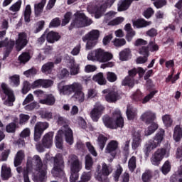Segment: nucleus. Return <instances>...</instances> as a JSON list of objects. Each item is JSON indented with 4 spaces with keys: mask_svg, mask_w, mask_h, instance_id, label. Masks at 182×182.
<instances>
[{
    "mask_svg": "<svg viewBox=\"0 0 182 182\" xmlns=\"http://www.w3.org/2000/svg\"><path fill=\"white\" fill-rule=\"evenodd\" d=\"M64 134L66 143L72 146V144H73V131L69 128L65 130Z\"/></svg>",
    "mask_w": 182,
    "mask_h": 182,
    "instance_id": "72a5a7b5",
    "label": "nucleus"
},
{
    "mask_svg": "<svg viewBox=\"0 0 182 182\" xmlns=\"http://www.w3.org/2000/svg\"><path fill=\"white\" fill-rule=\"evenodd\" d=\"M78 85L80 86V88L74 90V95H73L72 98L75 99L76 102H78L79 103H83L85 102V93H83V91L82 90L83 87H82V84L78 82Z\"/></svg>",
    "mask_w": 182,
    "mask_h": 182,
    "instance_id": "aec40b11",
    "label": "nucleus"
},
{
    "mask_svg": "<svg viewBox=\"0 0 182 182\" xmlns=\"http://www.w3.org/2000/svg\"><path fill=\"white\" fill-rule=\"evenodd\" d=\"M29 60H31V54L28 52L22 53L18 56V61L21 65H25V63H27Z\"/></svg>",
    "mask_w": 182,
    "mask_h": 182,
    "instance_id": "ea45409f",
    "label": "nucleus"
},
{
    "mask_svg": "<svg viewBox=\"0 0 182 182\" xmlns=\"http://www.w3.org/2000/svg\"><path fill=\"white\" fill-rule=\"evenodd\" d=\"M162 120L166 127H171V125L173 124V119H171V117H170V115L166 114L163 116Z\"/></svg>",
    "mask_w": 182,
    "mask_h": 182,
    "instance_id": "5fc2aeb1",
    "label": "nucleus"
},
{
    "mask_svg": "<svg viewBox=\"0 0 182 182\" xmlns=\"http://www.w3.org/2000/svg\"><path fill=\"white\" fill-rule=\"evenodd\" d=\"M46 35V40L48 43H55V42H58V41L60 39V35H59V33L55 31H50Z\"/></svg>",
    "mask_w": 182,
    "mask_h": 182,
    "instance_id": "b1692460",
    "label": "nucleus"
},
{
    "mask_svg": "<svg viewBox=\"0 0 182 182\" xmlns=\"http://www.w3.org/2000/svg\"><path fill=\"white\" fill-rule=\"evenodd\" d=\"M107 142V137L100 134L97 137V144L100 150H103V149H105V146H106Z\"/></svg>",
    "mask_w": 182,
    "mask_h": 182,
    "instance_id": "a19ab883",
    "label": "nucleus"
},
{
    "mask_svg": "<svg viewBox=\"0 0 182 182\" xmlns=\"http://www.w3.org/2000/svg\"><path fill=\"white\" fill-rule=\"evenodd\" d=\"M149 124L148 129L145 131V136H151V134H153L159 129V124L157 122H152Z\"/></svg>",
    "mask_w": 182,
    "mask_h": 182,
    "instance_id": "58836bf2",
    "label": "nucleus"
},
{
    "mask_svg": "<svg viewBox=\"0 0 182 182\" xmlns=\"http://www.w3.org/2000/svg\"><path fill=\"white\" fill-rule=\"evenodd\" d=\"M139 54L145 58H149L150 56V50L149 48V46H142L139 48Z\"/></svg>",
    "mask_w": 182,
    "mask_h": 182,
    "instance_id": "4d7b16f0",
    "label": "nucleus"
},
{
    "mask_svg": "<svg viewBox=\"0 0 182 182\" xmlns=\"http://www.w3.org/2000/svg\"><path fill=\"white\" fill-rule=\"evenodd\" d=\"M100 36V32L99 31V30H92L88 33L85 34V36L82 37V41L87 42V49H93V48L96 46L97 41H99Z\"/></svg>",
    "mask_w": 182,
    "mask_h": 182,
    "instance_id": "0eeeda50",
    "label": "nucleus"
},
{
    "mask_svg": "<svg viewBox=\"0 0 182 182\" xmlns=\"http://www.w3.org/2000/svg\"><path fill=\"white\" fill-rule=\"evenodd\" d=\"M156 119H157L156 113L151 111H147L141 116V120H142L146 125H149L151 123H155L156 122L154 121Z\"/></svg>",
    "mask_w": 182,
    "mask_h": 182,
    "instance_id": "f3484780",
    "label": "nucleus"
},
{
    "mask_svg": "<svg viewBox=\"0 0 182 182\" xmlns=\"http://www.w3.org/2000/svg\"><path fill=\"white\" fill-rule=\"evenodd\" d=\"M75 19L72 21L68 26L69 31H73L75 28H85L92 25V20L89 19L83 13H77L75 14Z\"/></svg>",
    "mask_w": 182,
    "mask_h": 182,
    "instance_id": "20e7f679",
    "label": "nucleus"
},
{
    "mask_svg": "<svg viewBox=\"0 0 182 182\" xmlns=\"http://www.w3.org/2000/svg\"><path fill=\"white\" fill-rule=\"evenodd\" d=\"M53 68H55L53 62H48L43 65L41 72L45 73V75H50L52 70H53Z\"/></svg>",
    "mask_w": 182,
    "mask_h": 182,
    "instance_id": "2f4dec72",
    "label": "nucleus"
},
{
    "mask_svg": "<svg viewBox=\"0 0 182 182\" xmlns=\"http://www.w3.org/2000/svg\"><path fill=\"white\" fill-rule=\"evenodd\" d=\"M103 110H105V107L102 105H95L90 112L91 119H92L94 122H99V119H100V116H102Z\"/></svg>",
    "mask_w": 182,
    "mask_h": 182,
    "instance_id": "dca6fc26",
    "label": "nucleus"
},
{
    "mask_svg": "<svg viewBox=\"0 0 182 182\" xmlns=\"http://www.w3.org/2000/svg\"><path fill=\"white\" fill-rule=\"evenodd\" d=\"M159 91L158 90H154L151 91L149 94H148L146 96H145L143 99H142V103L143 105H146V103H147L148 102H150V100H151V99H153V97H154L156 93H158Z\"/></svg>",
    "mask_w": 182,
    "mask_h": 182,
    "instance_id": "864d4df0",
    "label": "nucleus"
},
{
    "mask_svg": "<svg viewBox=\"0 0 182 182\" xmlns=\"http://www.w3.org/2000/svg\"><path fill=\"white\" fill-rule=\"evenodd\" d=\"M92 167H93V158L90 154H87L85 156V169L92 170Z\"/></svg>",
    "mask_w": 182,
    "mask_h": 182,
    "instance_id": "de8ad7c7",
    "label": "nucleus"
},
{
    "mask_svg": "<svg viewBox=\"0 0 182 182\" xmlns=\"http://www.w3.org/2000/svg\"><path fill=\"white\" fill-rule=\"evenodd\" d=\"M56 102V98L53 94H46L44 99L40 100L41 105H46V106H53Z\"/></svg>",
    "mask_w": 182,
    "mask_h": 182,
    "instance_id": "4be33fe9",
    "label": "nucleus"
},
{
    "mask_svg": "<svg viewBox=\"0 0 182 182\" xmlns=\"http://www.w3.org/2000/svg\"><path fill=\"white\" fill-rule=\"evenodd\" d=\"M72 19V12L68 11L64 15V18L62 20L61 26H66Z\"/></svg>",
    "mask_w": 182,
    "mask_h": 182,
    "instance_id": "3c124183",
    "label": "nucleus"
},
{
    "mask_svg": "<svg viewBox=\"0 0 182 182\" xmlns=\"http://www.w3.org/2000/svg\"><path fill=\"white\" fill-rule=\"evenodd\" d=\"M68 163L70 164V182H76L79 180V171L82 170V163L77 156L73 154L69 157Z\"/></svg>",
    "mask_w": 182,
    "mask_h": 182,
    "instance_id": "7ed1b4c3",
    "label": "nucleus"
},
{
    "mask_svg": "<svg viewBox=\"0 0 182 182\" xmlns=\"http://www.w3.org/2000/svg\"><path fill=\"white\" fill-rule=\"evenodd\" d=\"M23 159H25V152L22 150L17 151L14 161V166L18 167L21 166L23 161Z\"/></svg>",
    "mask_w": 182,
    "mask_h": 182,
    "instance_id": "bb28decb",
    "label": "nucleus"
},
{
    "mask_svg": "<svg viewBox=\"0 0 182 182\" xmlns=\"http://www.w3.org/2000/svg\"><path fill=\"white\" fill-rule=\"evenodd\" d=\"M1 88L3 93L7 97V100L6 102H8L9 105L14 103V102H15V95L14 94V91L11 90L5 82L1 83Z\"/></svg>",
    "mask_w": 182,
    "mask_h": 182,
    "instance_id": "4468645a",
    "label": "nucleus"
},
{
    "mask_svg": "<svg viewBox=\"0 0 182 182\" xmlns=\"http://www.w3.org/2000/svg\"><path fill=\"white\" fill-rule=\"evenodd\" d=\"M103 123L107 129H111L112 130L114 129V118L109 116V115H105L102 117Z\"/></svg>",
    "mask_w": 182,
    "mask_h": 182,
    "instance_id": "393cba45",
    "label": "nucleus"
},
{
    "mask_svg": "<svg viewBox=\"0 0 182 182\" xmlns=\"http://www.w3.org/2000/svg\"><path fill=\"white\" fill-rule=\"evenodd\" d=\"M49 128V123L45 122H38L36 124L34 127V140L35 141H39L41 140V137L43 134V132L46 130V129Z\"/></svg>",
    "mask_w": 182,
    "mask_h": 182,
    "instance_id": "9b49d317",
    "label": "nucleus"
},
{
    "mask_svg": "<svg viewBox=\"0 0 182 182\" xmlns=\"http://www.w3.org/2000/svg\"><path fill=\"white\" fill-rule=\"evenodd\" d=\"M113 43L116 48H122V46L126 45V40L124 38H115L113 41Z\"/></svg>",
    "mask_w": 182,
    "mask_h": 182,
    "instance_id": "680f3d73",
    "label": "nucleus"
},
{
    "mask_svg": "<svg viewBox=\"0 0 182 182\" xmlns=\"http://www.w3.org/2000/svg\"><path fill=\"white\" fill-rule=\"evenodd\" d=\"M59 79H65L69 76V70L66 68L62 69L58 75Z\"/></svg>",
    "mask_w": 182,
    "mask_h": 182,
    "instance_id": "774afa93",
    "label": "nucleus"
},
{
    "mask_svg": "<svg viewBox=\"0 0 182 182\" xmlns=\"http://www.w3.org/2000/svg\"><path fill=\"white\" fill-rule=\"evenodd\" d=\"M25 110H28V112H32V110H35V109H39V105L36 102H31L24 107Z\"/></svg>",
    "mask_w": 182,
    "mask_h": 182,
    "instance_id": "052dcab7",
    "label": "nucleus"
},
{
    "mask_svg": "<svg viewBox=\"0 0 182 182\" xmlns=\"http://www.w3.org/2000/svg\"><path fill=\"white\" fill-rule=\"evenodd\" d=\"M1 43L4 46V51L3 53V60H6L9 58L14 48L15 47V41L6 38L4 40L1 41Z\"/></svg>",
    "mask_w": 182,
    "mask_h": 182,
    "instance_id": "f8f14e48",
    "label": "nucleus"
},
{
    "mask_svg": "<svg viewBox=\"0 0 182 182\" xmlns=\"http://www.w3.org/2000/svg\"><path fill=\"white\" fill-rule=\"evenodd\" d=\"M48 161H54V166L53 168L52 173H61L63 168H65V161H63V156L61 154H57L55 157L50 156L49 154H46V158L43 161L39 155H34L33 157V162L36 166V171L38 173L35 176L37 181L43 182L46 177V173H48Z\"/></svg>",
    "mask_w": 182,
    "mask_h": 182,
    "instance_id": "f257e3e1",
    "label": "nucleus"
},
{
    "mask_svg": "<svg viewBox=\"0 0 182 182\" xmlns=\"http://www.w3.org/2000/svg\"><path fill=\"white\" fill-rule=\"evenodd\" d=\"M31 15H32V9H31V5L28 4L26 6L24 11V21L29 23L31 22Z\"/></svg>",
    "mask_w": 182,
    "mask_h": 182,
    "instance_id": "37998d69",
    "label": "nucleus"
},
{
    "mask_svg": "<svg viewBox=\"0 0 182 182\" xmlns=\"http://www.w3.org/2000/svg\"><path fill=\"white\" fill-rule=\"evenodd\" d=\"M171 171V164H170V161H165V163L161 167V172L163 173V174L166 176V174H168V173H170Z\"/></svg>",
    "mask_w": 182,
    "mask_h": 182,
    "instance_id": "09e8293b",
    "label": "nucleus"
},
{
    "mask_svg": "<svg viewBox=\"0 0 182 182\" xmlns=\"http://www.w3.org/2000/svg\"><path fill=\"white\" fill-rule=\"evenodd\" d=\"M122 86H128L129 87H134V78L127 76L122 82Z\"/></svg>",
    "mask_w": 182,
    "mask_h": 182,
    "instance_id": "c03bdc74",
    "label": "nucleus"
},
{
    "mask_svg": "<svg viewBox=\"0 0 182 182\" xmlns=\"http://www.w3.org/2000/svg\"><path fill=\"white\" fill-rule=\"evenodd\" d=\"M143 16L146 18V19H150L153 15H154V10L151 7H149L142 14Z\"/></svg>",
    "mask_w": 182,
    "mask_h": 182,
    "instance_id": "13d9d810",
    "label": "nucleus"
},
{
    "mask_svg": "<svg viewBox=\"0 0 182 182\" xmlns=\"http://www.w3.org/2000/svg\"><path fill=\"white\" fill-rule=\"evenodd\" d=\"M100 168H102L101 171ZM112 171L113 168L112 166L107 165L104 162L102 166H100V165L97 166L95 178L100 182H109V178H107V176H110Z\"/></svg>",
    "mask_w": 182,
    "mask_h": 182,
    "instance_id": "423d86ee",
    "label": "nucleus"
},
{
    "mask_svg": "<svg viewBox=\"0 0 182 182\" xmlns=\"http://www.w3.org/2000/svg\"><path fill=\"white\" fill-rule=\"evenodd\" d=\"M164 134H166V131L163 129H159V131L155 134L153 139H150L145 144L143 151L146 158L150 156V153L154 149H156V147H159L161 144V141L164 140Z\"/></svg>",
    "mask_w": 182,
    "mask_h": 182,
    "instance_id": "f03ea898",
    "label": "nucleus"
},
{
    "mask_svg": "<svg viewBox=\"0 0 182 182\" xmlns=\"http://www.w3.org/2000/svg\"><path fill=\"white\" fill-rule=\"evenodd\" d=\"M173 139L176 142L178 143L182 139V128L180 125H176L173 130Z\"/></svg>",
    "mask_w": 182,
    "mask_h": 182,
    "instance_id": "7c9ffc66",
    "label": "nucleus"
},
{
    "mask_svg": "<svg viewBox=\"0 0 182 182\" xmlns=\"http://www.w3.org/2000/svg\"><path fill=\"white\" fill-rule=\"evenodd\" d=\"M136 156L130 158L128 162V168L131 173H133L136 170Z\"/></svg>",
    "mask_w": 182,
    "mask_h": 182,
    "instance_id": "8fccbe9b",
    "label": "nucleus"
},
{
    "mask_svg": "<svg viewBox=\"0 0 182 182\" xmlns=\"http://www.w3.org/2000/svg\"><path fill=\"white\" fill-rule=\"evenodd\" d=\"M65 81H61L58 85V89L60 95L69 96V95H72L75 92V89H77V90L80 89L79 82H74L71 85H65Z\"/></svg>",
    "mask_w": 182,
    "mask_h": 182,
    "instance_id": "6e6552de",
    "label": "nucleus"
},
{
    "mask_svg": "<svg viewBox=\"0 0 182 182\" xmlns=\"http://www.w3.org/2000/svg\"><path fill=\"white\" fill-rule=\"evenodd\" d=\"M167 154V149L159 148L152 155L151 158V163L153 166H160V164L163 161V159L166 157Z\"/></svg>",
    "mask_w": 182,
    "mask_h": 182,
    "instance_id": "9d476101",
    "label": "nucleus"
},
{
    "mask_svg": "<svg viewBox=\"0 0 182 182\" xmlns=\"http://www.w3.org/2000/svg\"><path fill=\"white\" fill-rule=\"evenodd\" d=\"M126 113L128 120H134L137 116V112L133 108L127 107Z\"/></svg>",
    "mask_w": 182,
    "mask_h": 182,
    "instance_id": "a18cd8bd",
    "label": "nucleus"
},
{
    "mask_svg": "<svg viewBox=\"0 0 182 182\" xmlns=\"http://www.w3.org/2000/svg\"><path fill=\"white\" fill-rule=\"evenodd\" d=\"M36 73H38V70L35 68H32L23 72V75L26 76V77H31V76H35Z\"/></svg>",
    "mask_w": 182,
    "mask_h": 182,
    "instance_id": "0e129e2a",
    "label": "nucleus"
},
{
    "mask_svg": "<svg viewBox=\"0 0 182 182\" xmlns=\"http://www.w3.org/2000/svg\"><path fill=\"white\" fill-rule=\"evenodd\" d=\"M46 5V0H41V1L34 6L35 17L41 16V14L43 12V8Z\"/></svg>",
    "mask_w": 182,
    "mask_h": 182,
    "instance_id": "cd10ccee",
    "label": "nucleus"
},
{
    "mask_svg": "<svg viewBox=\"0 0 182 182\" xmlns=\"http://www.w3.org/2000/svg\"><path fill=\"white\" fill-rule=\"evenodd\" d=\"M141 144V134L140 132H134L132 134V147L133 150H137Z\"/></svg>",
    "mask_w": 182,
    "mask_h": 182,
    "instance_id": "412c9836",
    "label": "nucleus"
},
{
    "mask_svg": "<svg viewBox=\"0 0 182 182\" xmlns=\"http://www.w3.org/2000/svg\"><path fill=\"white\" fill-rule=\"evenodd\" d=\"M105 100L108 103H116L117 100H120V94H119V91L116 90H110L105 95Z\"/></svg>",
    "mask_w": 182,
    "mask_h": 182,
    "instance_id": "6ab92c4d",
    "label": "nucleus"
},
{
    "mask_svg": "<svg viewBox=\"0 0 182 182\" xmlns=\"http://www.w3.org/2000/svg\"><path fill=\"white\" fill-rule=\"evenodd\" d=\"M153 178V171L151 170H146L141 176V180L143 182H150Z\"/></svg>",
    "mask_w": 182,
    "mask_h": 182,
    "instance_id": "79ce46f5",
    "label": "nucleus"
},
{
    "mask_svg": "<svg viewBox=\"0 0 182 182\" xmlns=\"http://www.w3.org/2000/svg\"><path fill=\"white\" fill-rule=\"evenodd\" d=\"M28 35L26 33H20L18 38L15 42L16 49L18 52H20L21 49H23L26 45H28Z\"/></svg>",
    "mask_w": 182,
    "mask_h": 182,
    "instance_id": "ddd939ff",
    "label": "nucleus"
},
{
    "mask_svg": "<svg viewBox=\"0 0 182 182\" xmlns=\"http://www.w3.org/2000/svg\"><path fill=\"white\" fill-rule=\"evenodd\" d=\"M16 123H18V118L14 119L13 122H11L6 126V132L7 133H15L17 127Z\"/></svg>",
    "mask_w": 182,
    "mask_h": 182,
    "instance_id": "4c0bfd02",
    "label": "nucleus"
},
{
    "mask_svg": "<svg viewBox=\"0 0 182 182\" xmlns=\"http://www.w3.org/2000/svg\"><path fill=\"white\" fill-rule=\"evenodd\" d=\"M151 25V21H147L144 18H138L133 21V26L137 29H141V28H147Z\"/></svg>",
    "mask_w": 182,
    "mask_h": 182,
    "instance_id": "5701e85b",
    "label": "nucleus"
},
{
    "mask_svg": "<svg viewBox=\"0 0 182 182\" xmlns=\"http://www.w3.org/2000/svg\"><path fill=\"white\" fill-rule=\"evenodd\" d=\"M1 176L2 180H9L12 177V172L11 168L8 167L6 164L2 165Z\"/></svg>",
    "mask_w": 182,
    "mask_h": 182,
    "instance_id": "a878e982",
    "label": "nucleus"
},
{
    "mask_svg": "<svg viewBox=\"0 0 182 182\" xmlns=\"http://www.w3.org/2000/svg\"><path fill=\"white\" fill-rule=\"evenodd\" d=\"M9 84L14 87H18L21 85V77L18 75H14L9 77Z\"/></svg>",
    "mask_w": 182,
    "mask_h": 182,
    "instance_id": "f704fd0d",
    "label": "nucleus"
},
{
    "mask_svg": "<svg viewBox=\"0 0 182 182\" xmlns=\"http://www.w3.org/2000/svg\"><path fill=\"white\" fill-rule=\"evenodd\" d=\"M39 114L41 119H46V120H50L52 119V112L49 111H40Z\"/></svg>",
    "mask_w": 182,
    "mask_h": 182,
    "instance_id": "e2e57ef3",
    "label": "nucleus"
},
{
    "mask_svg": "<svg viewBox=\"0 0 182 182\" xmlns=\"http://www.w3.org/2000/svg\"><path fill=\"white\" fill-rule=\"evenodd\" d=\"M106 76L107 80H108V82H110L111 83H113L116 82V80H117V75L113 72H107L106 73Z\"/></svg>",
    "mask_w": 182,
    "mask_h": 182,
    "instance_id": "6e6d98bb",
    "label": "nucleus"
},
{
    "mask_svg": "<svg viewBox=\"0 0 182 182\" xmlns=\"http://www.w3.org/2000/svg\"><path fill=\"white\" fill-rule=\"evenodd\" d=\"M53 144V132L46 133L42 139V143L36 145V149L40 153H43L45 149H50Z\"/></svg>",
    "mask_w": 182,
    "mask_h": 182,
    "instance_id": "1a4fd4ad",
    "label": "nucleus"
},
{
    "mask_svg": "<svg viewBox=\"0 0 182 182\" xmlns=\"http://www.w3.org/2000/svg\"><path fill=\"white\" fill-rule=\"evenodd\" d=\"M22 6V0H18L9 7V11L11 12H19L21 6Z\"/></svg>",
    "mask_w": 182,
    "mask_h": 182,
    "instance_id": "49530a36",
    "label": "nucleus"
},
{
    "mask_svg": "<svg viewBox=\"0 0 182 182\" xmlns=\"http://www.w3.org/2000/svg\"><path fill=\"white\" fill-rule=\"evenodd\" d=\"M55 146L57 149H60V150L63 149V138L62 137V135L57 134L55 136Z\"/></svg>",
    "mask_w": 182,
    "mask_h": 182,
    "instance_id": "603ef678",
    "label": "nucleus"
},
{
    "mask_svg": "<svg viewBox=\"0 0 182 182\" xmlns=\"http://www.w3.org/2000/svg\"><path fill=\"white\" fill-rule=\"evenodd\" d=\"M70 72L71 76H75V75H79V73H80V65L75 63V60H73L70 66Z\"/></svg>",
    "mask_w": 182,
    "mask_h": 182,
    "instance_id": "e433bc0d",
    "label": "nucleus"
},
{
    "mask_svg": "<svg viewBox=\"0 0 182 182\" xmlns=\"http://www.w3.org/2000/svg\"><path fill=\"white\" fill-rule=\"evenodd\" d=\"M92 80H94V82H97V83L100 86H105V85L107 83L105 75H103V73H99L97 75H95L92 77Z\"/></svg>",
    "mask_w": 182,
    "mask_h": 182,
    "instance_id": "c756f323",
    "label": "nucleus"
},
{
    "mask_svg": "<svg viewBox=\"0 0 182 182\" xmlns=\"http://www.w3.org/2000/svg\"><path fill=\"white\" fill-rule=\"evenodd\" d=\"M106 12V6L101 5L100 6H96L94 9L95 18L99 19L101 16H103Z\"/></svg>",
    "mask_w": 182,
    "mask_h": 182,
    "instance_id": "473e14b6",
    "label": "nucleus"
},
{
    "mask_svg": "<svg viewBox=\"0 0 182 182\" xmlns=\"http://www.w3.org/2000/svg\"><path fill=\"white\" fill-rule=\"evenodd\" d=\"M181 176H182V171H179L178 173V174L177 173L173 174L171 176V180L173 182H176V181L182 182V177H181Z\"/></svg>",
    "mask_w": 182,
    "mask_h": 182,
    "instance_id": "338daca9",
    "label": "nucleus"
},
{
    "mask_svg": "<svg viewBox=\"0 0 182 182\" xmlns=\"http://www.w3.org/2000/svg\"><path fill=\"white\" fill-rule=\"evenodd\" d=\"M58 26H60V18L59 17L53 18L49 24V28H58Z\"/></svg>",
    "mask_w": 182,
    "mask_h": 182,
    "instance_id": "69168bd1",
    "label": "nucleus"
},
{
    "mask_svg": "<svg viewBox=\"0 0 182 182\" xmlns=\"http://www.w3.org/2000/svg\"><path fill=\"white\" fill-rule=\"evenodd\" d=\"M119 60L122 62H125L126 60H129L132 58V50L130 48H124L119 53Z\"/></svg>",
    "mask_w": 182,
    "mask_h": 182,
    "instance_id": "c85d7f7f",
    "label": "nucleus"
},
{
    "mask_svg": "<svg viewBox=\"0 0 182 182\" xmlns=\"http://www.w3.org/2000/svg\"><path fill=\"white\" fill-rule=\"evenodd\" d=\"M87 59L88 60H97V62L105 63L113 59V54H112V53L106 52L102 48H98L94 50L93 53L89 54L87 55Z\"/></svg>",
    "mask_w": 182,
    "mask_h": 182,
    "instance_id": "39448f33",
    "label": "nucleus"
},
{
    "mask_svg": "<svg viewBox=\"0 0 182 182\" xmlns=\"http://www.w3.org/2000/svg\"><path fill=\"white\" fill-rule=\"evenodd\" d=\"M117 149H119V142L112 140L107 144L105 148V153L110 154L114 159L117 154Z\"/></svg>",
    "mask_w": 182,
    "mask_h": 182,
    "instance_id": "2eb2a0df",
    "label": "nucleus"
},
{
    "mask_svg": "<svg viewBox=\"0 0 182 182\" xmlns=\"http://www.w3.org/2000/svg\"><path fill=\"white\" fill-rule=\"evenodd\" d=\"M32 168V161H28L26 164V168L23 171V180L24 182H31L29 179V170Z\"/></svg>",
    "mask_w": 182,
    "mask_h": 182,
    "instance_id": "c9c22d12",
    "label": "nucleus"
},
{
    "mask_svg": "<svg viewBox=\"0 0 182 182\" xmlns=\"http://www.w3.org/2000/svg\"><path fill=\"white\" fill-rule=\"evenodd\" d=\"M112 114L116 119L114 121V129H119V127L123 129L124 127V119L122 116V112L120 110H115Z\"/></svg>",
    "mask_w": 182,
    "mask_h": 182,
    "instance_id": "a211bd4d",
    "label": "nucleus"
},
{
    "mask_svg": "<svg viewBox=\"0 0 182 182\" xmlns=\"http://www.w3.org/2000/svg\"><path fill=\"white\" fill-rule=\"evenodd\" d=\"M31 119V116L26 114H20L19 115V124H26Z\"/></svg>",
    "mask_w": 182,
    "mask_h": 182,
    "instance_id": "bf43d9fd",
    "label": "nucleus"
}]
</instances>
